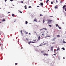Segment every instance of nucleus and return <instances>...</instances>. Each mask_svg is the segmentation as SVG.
Segmentation results:
<instances>
[{"mask_svg": "<svg viewBox=\"0 0 66 66\" xmlns=\"http://www.w3.org/2000/svg\"><path fill=\"white\" fill-rule=\"evenodd\" d=\"M18 65V63H15V65Z\"/></svg>", "mask_w": 66, "mask_h": 66, "instance_id": "obj_22", "label": "nucleus"}, {"mask_svg": "<svg viewBox=\"0 0 66 66\" xmlns=\"http://www.w3.org/2000/svg\"><path fill=\"white\" fill-rule=\"evenodd\" d=\"M0 9H1V8H0Z\"/></svg>", "mask_w": 66, "mask_h": 66, "instance_id": "obj_64", "label": "nucleus"}, {"mask_svg": "<svg viewBox=\"0 0 66 66\" xmlns=\"http://www.w3.org/2000/svg\"><path fill=\"white\" fill-rule=\"evenodd\" d=\"M44 32H45V31H44L41 32V33H44Z\"/></svg>", "mask_w": 66, "mask_h": 66, "instance_id": "obj_39", "label": "nucleus"}, {"mask_svg": "<svg viewBox=\"0 0 66 66\" xmlns=\"http://www.w3.org/2000/svg\"><path fill=\"white\" fill-rule=\"evenodd\" d=\"M26 39L28 41V38H26Z\"/></svg>", "mask_w": 66, "mask_h": 66, "instance_id": "obj_28", "label": "nucleus"}, {"mask_svg": "<svg viewBox=\"0 0 66 66\" xmlns=\"http://www.w3.org/2000/svg\"><path fill=\"white\" fill-rule=\"evenodd\" d=\"M51 4H53V2H51Z\"/></svg>", "mask_w": 66, "mask_h": 66, "instance_id": "obj_36", "label": "nucleus"}, {"mask_svg": "<svg viewBox=\"0 0 66 66\" xmlns=\"http://www.w3.org/2000/svg\"><path fill=\"white\" fill-rule=\"evenodd\" d=\"M41 52L42 53H44V51H41Z\"/></svg>", "mask_w": 66, "mask_h": 66, "instance_id": "obj_15", "label": "nucleus"}, {"mask_svg": "<svg viewBox=\"0 0 66 66\" xmlns=\"http://www.w3.org/2000/svg\"><path fill=\"white\" fill-rule=\"evenodd\" d=\"M59 29H61V28L60 27H59Z\"/></svg>", "mask_w": 66, "mask_h": 66, "instance_id": "obj_29", "label": "nucleus"}, {"mask_svg": "<svg viewBox=\"0 0 66 66\" xmlns=\"http://www.w3.org/2000/svg\"><path fill=\"white\" fill-rule=\"evenodd\" d=\"M39 5H41V6H42L43 5V3H41L40 4H39Z\"/></svg>", "mask_w": 66, "mask_h": 66, "instance_id": "obj_6", "label": "nucleus"}, {"mask_svg": "<svg viewBox=\"0 0 66 66\" xmlns=\"http://www.w3.org/2000/svg\"><path fill=\"white\" fill-rule=\"evenodd\" d=\"M65 7H66V5H64L63 7V9H64Z\"/></svg>", "mask_w": 66, "mask_h": 66, "instance_id": "obj_8", "label": "nucleus"}, {"mask_svg": "<svg viewBox=\"0 0 66 66\" xmlns=\"http://www.w3.org/2000/svg\"><path fill=\"white\" fill-rule=\"evenodd\" d=\"M62 49L63 50H65V48L64 47L62 48Z\"/></svg>", "mask_w": 66, "mask_h": 66, "instance_id": "obj_18", "label": "nucleus"}, {"mask_svg": "<svg viewBox=\"0 0 66 66\" xmlns=\"http://www.w3.org/2000/svg\"><path fill=\"white\" fill-rule=\"evenodd\" d=\"M31 43V41H30L28 43V44H30V43Z\"/></svg>", "mask_w": 66, "mask_h": 66, "instance_id": "obj_17", "label": "nucleus"}, {"mask_svg": "<svg viewBox=\"0 0 66 66\" xmlns=\"http://www.w3.org/2000/svg\"><path fill=\"white\" fill-rule=\"evenodd\" d=\"M43 55L44 56L45 55H46V56H47V55H48V54H46V53H44V54Z\"/></svg>", "mask_w": 66, "mask_h": 66, "instance_id": "obj_4", "label": "nucleus"}, {"mask_svg": "<svg viewBox=\"0 0 66 66\" xmlns=\"http://www.w3.org/2000/svg\"><path fill=\"white\" fill-rule=\"evenodd\" d=\"M22 12H20V13L21 14L22 13Z\"/></svg>", "mask_w": 66, "mask_h": 66, "instance_id": "obj_51", "label": "nucleus"}, {"mask_svg": "<svg viewBox=\"0 0 66 66\" xmlns=\"http://www.w3.org/2000/svg\"><path fill=\"white\" fill-rule=\"evenodd\" d=\"M63 59H65V57H63Z\"/></svg>", "mask_w": 66, "mask_h": 66, "instance_id": "obj_48", "label": "nucleus"}, {"mask_svg": "<svg viewBox=\"0 0 66 66\" xmlns=\"http://www.w3.org/2000/svg\"><path fill=\"white\" fill-rule=\"evenodd\" d=\"M49 27H52V26H51V25H49Z\"/></svg>", "mask_w": 66, "mask_h": 66, "instance_id": "obj_31", "label": "nucleus"}, {"mask_svg": "<svg viewBox=\"0 0 66 66\" xmlns=\"http://www.w3.org/2000/svg\"><path fill=\"white\" fill-rule=\"evenodd\" d=\"M54 8L55 9H58V7L55 6L54 7Z\"/></svg>", "mask_w": 66, "mask_h": 66, "instance_id": "obj_10", "label": "nucleus"}, {"mask_svg": "<svg viewBox=\"0 0 66 66\" xmlns=\"http://www.w3.org/2000/svg\"><path fill=\"white\" fill-rule=\"evenodd\" d=\"M41 30H42L41 29L40 30V31H41Z\"/></svg>", "mask_w": 66, "mask_h": 66, "instance_id": "obj_58", "label": "nucleus"}, {"mask_svg": "<svg viewBox=\"0 0 66 66\" xmlns=\"http://www.w3.org/2000/svg\"><path fill=\"white\" fill-rule=\"evenodd\" d=\"M23 47H22L21 48V49H23Z\"/></svg>", "mask_w": 66, "mask_h": 66, "instance_id": "obj_49", "label": "nucleus"}, {"mask_svg": "<svg viewBox=\"0 0 66 66\" xmlns=\"http://www.w3.org/2000/svg\"><path fill=\"white\" fill-rule=\"evenodd\" d=\"M24 7H27V5L24 6Z\"/></svg>", "mask_w": 66, "mask_h": 66, "instance_id": "obj_44", "label": "nucleus"}, {"mask_svg": "<svg viewBox=\"0 0 66 66\" xmlns=\"http://www.w3.org/2000/svg\"><path fill=\"white\" fill-rule=\"evenodd\" d=\"M54 48L53 46H52L51 48V51H53V48Z\"/></svg>", "mask_w": 66, "mask_h": 66, "instance_id": "obj_2", "label": "nucleus"}, {"mask_svg": "<svg viewBox=\"0 0 66 66\" xmlns=\"http://www.w3.org/2000/svg\"><path fill=\"white\" fill-rule=\"evenodd\" d=\"M65 34H66V31L65 32Z\"/></svg>", "mask_w": 66, "mask_h": 66, "instance_id": "obj_59", "label": "nucleus"}, {"mask_svg": "<svg viewBox=\"0 0 66 66\" xmlns=\"http://www.w3.org/2000/svg\"><path fill=\"white\" fill-rule=\"evenodd\" d=\"M57 37H60V35H57Z\"/></svg>", "mask_w": 66, "mask_h": 66, "instance_id": "obj_13", "label": "nucleus"}, {"mask_svg": "<svg viewBox=\"0 0 66 66\" xmlns=\"http://www.w3.org/2000/svg\"><path fill=\"white\" fill-rule=\"evenodd\" d=\"M49 0H47V1L46 2V3H47L49 2Z\"/></svg>", "mask_w": 66, "mask_h": 66, "instance_id": "obj_11", "label": "nucleus"}, {"mask_svg": "<svg viewBox=\"0 0 66 66\" xmlns=\"http://www.w3.org/2000/svg\"><path fill=\"white\" fill-rule=\"evenodd\" d=\"M24 9H27V7H24Z\"/></svg>", "mask_w": 66, "mask_h": 66, "instance_id": "obj_45", "label": "nucleus"}, {"mask_svg": "<svg viewBox=\"0 0 66 66\" xmlns=\"http://www.w3.org/2000/svg\"><path fill=\"white\" fill-rule=\"evenodd\" d=\"M37 7H39V6H37Z\"/></svg>", "mask_w": 66, "mask_h": 66, "instance_id": "obj_53", "label": "nucleus"}, {"mask_svg": "<svg viewBox=\"0 0 66 66\" xmlns=\"http://www.w3.org/2000/svg\"><path fill=\"white\" fill-rule=\"evenodd\" d=\"M42 0H40V1H42Z\"/></svg>", "mask_w": 66, "mask_h": 66, "instance_id": "obj_61", "label": "nucleus"}, {"mask_svg": "<svg viewBox=\"0 0 66 66\" xmlns=\"http://www.w3.org/2000/svg\"><path fill=\"white\" fill-rule=\"evenodd\" d=\"M43 23H44L45 22V20L44 19L43 20Z\"/></svg>", "mask_w": 66, "mask_h": 66, "instance_id": "obj_24", "label": "nucleus"}, {"mask_svg": "<svg viewBox=\"0 0 66 66\" xmlns=\"http://www.w3.org/2000/svg\"><path fill=\"white\" fill-rule=\"evenodd\" d=\"M0 23H1V22L0 21Z\"/></svg>", "mask_w": 66, "mask_h": 66, "instance_id": "obj_60", "label": "nucleus"}, {"mask_svg": "<svg viewBox=\"0 0 66 66\" xmlns=\"http://www.w3.org/2000/svg\"><path fill=\"white\" fill-rule=\"evenodd\" d=\"M14 14H12V16H13V17H14Z\"/></svg>", "mask_w": 66, "mask_h": 66, "instance_id": "obj_23", "label": "nucleus"}, {"mask_svg": "<svg viewBox=\"0 0 66 66\" xmlns=\"http://www.w3.org/2000/svg\"><path fill=\"white\" fill-rule=\"evenodd\" d=\"M40 36H39V37H38V40H39V39H40Z\"/></svg>", "mask_w": 66, "mask_h": 66, "instance_id": "obj_7", "label": "nucleus"}, {"mask_svg": "<svg viewBox=\"0 0 66 66\" xmlns=\"http://www.w3.org/2000/svg\"><path fill=\"white\" fill-rule=\"evenodd\" d=\"M58 28H59V27H59V26H58Z\"/></svg>", "mask_w": 66, "mask_h": 66, "instance_id": "obj_55", "label": "nucleus"}, {"mask_svg": "<svg viewBox=\"0 0 66 66\" xmlns=\"http://www.w3.org/2000/svg\"><path fill=\"white\" fill-rule=\"evenodd\" d=\"M36 40H33V42H35V41H36Z\"/></svg>", "mask_w": 66, "mask_h": 66, "instance_id": "obj_35", "label": "nucleus"}, {"mask_svg": "<svg viewBox=\"0 0 66 66\" xmlns=\"http://www.w3.org/2000/svg\"><path fill=\"white\" fill-rule=\"evenodd\" d=\"M49 51V50H48V51Z\"/></svg>", "mask_w": 66, "mask_h": 66, "instance_id": "obj_62", "label": "nucleus"}, {"mask_svg": "<svg viewBox=\"0 0 66 66\" xmlns=\"http://www.w3.org/2000/svg\"><path fill=\"white\" fill-rule=\"evenodd\" d=\"M51 44H55V42L52 43Z\"/></svg>", "mask_w": 66, "mask_h": 66, "instance_id": "obj_16", "label": "nucleus"}, {"mask_svg": "<svg viewBox=\"0 0 66 66\" xmlns=\"http://www.w3.org/2000/svg\"><path fill=\"white\" fill-rule=\"evenodd\" d=\"M52 21V20H47V23H49V22H51Z\"/></svg>", "mask_w": 66, "mask_h": 66, "instance_id": "obj_1", "label": "nucleus"}, {"mask_svg": "<svg viewBox=\"0 0 66 66\" xmlns=\"http://www.w3.org/2000/svg\"><path fill=\"white\" fill-rule=\"evenodd\" d=\"M44 29L45 30H47V29L46 28H44Z\"/></svg>", "mask_w": 66, "mask_h": 66, "instance_id": "obj_34", "label": "nucleus"}, {"mask_svg": "<svg viewBox=\"0 0 66 66\" xmlns=\"http://www.w3.org/2000/svg\"><path fill=\"white\" fill-rule=\"evenodd\" d=\"M53 55H56L54 54Z\"/></svg>", "mask_w": 66, "mask_h": 66, "instance_id": "obj_47", "label": "nucleus"}, {"mask_svg": "<svg viewBox=\"0 0 66 66\" xmlns=\"http://www.w3.org/2000/svg\"><path fill=\"white\" fill-rule=\"evenodd\" d=\"M20 32L21 33V34H22V35H23V33H22V30H21L20 31Z\"/></svg>", "mask_w": 66, "mask_h": 66, "instance_id": "obj_9", "label": "nucleus"}, {"mask_svg": "<svg viewBox=\"0 0 66 66\" xmlns=\"http://www.w3.org/2000/svg\"><path fill=\"white\" fill-rule=\"evenodd\" d=\"M59 50H60V48H59V47H58L56 51H59Z\"/></svg>", "mask_w": 66, "mask_h": 66, "instance_id": "obj_12", "label": "nucleus"}, {"mask_svg": "<svg viewBox=\"0 0 66 66\" xmlns=\"http://www.w3.org/2000/svg\"><path fill=\"white\" fill-rule=\"evenodd\" d=\"M63 43H66V42H65V41L64 40L63 41Z\"/></svg>", "mask_w": 66, "mask_h": 66, "instance_id": "obj_21", "label": "nucleus"}, {"mask_svg": "<svg viewBox=\"0 0 66 66\" xmlns=\"http://www.w3.org/2000/svg\"><path fill=\"white\" fill-rule=\"evenodd\" d=\"M1 45H2V46H3V44H2V43H1V44H0V47H1Z\"/></svg>", "mask_w": 66, "mask_h": 66, "instance_id": "obj_20", "label": "nucleus"}, {"mask_svg": "<svg viewBox=\"0 0 66 66\" xmlns=\"http://www.w3.org/2000/svg\"><path fill=\"white\" fill-rule=\"evenodd\" d=\"M57 2H58V1H57V0H56V3H57Z\"/></svg>", "mask_w": 66, "mask_h": 66, "instance_id": "obj_37", "label": "nucleus"}, {"mask_svg": "<svg viewBox=\"0 0 66 66\" xmlns=\"http://www.w3.org/2000/svg\"><path fill=\"white\" fill-rule=\"evenodd\" d=\"M29 35H31V33H30V32L29 33Z\"/></svg>", "mask_w": 66, "mask_h": 66, "instance_id": "obj_50", "label": "nucleus"}, {"mask_svg": "<svg viewBox=\"0 0 66 66\" xmlns=\"http://www.w3.org/2000/svg\"><path fill=\"white\" fill-rule=\"evenodd\" d=\"M42 35L43 36H44V35H45V33H43V34H42Z\"/></svg>", "mask_w": 66, "mask_h": 66, "instance_id": "obj_19", "label": "nucleus"}, {"mask_svg": "<svg viewBox=\"0 0 66 66\" xmlns=\"http://www.w3.org/2000/svg\"><path fill=\"white\" fill-rule=\"evenodd\" d=\"M3 46H2L1 48V50L2 51V50H3Z\"/></svg>", "mask_w": 66, "mask_h": 66, "instance_id": "obj_5", "label": "nucleus"}, {"mask_svg": "<svg viewBox=\"0 0 66 66\" xmlns=\"http://www.w3.org/2000/svg\"><path fill=\"white\" fill-rule=\"evenodd\" d=\"M3 21H5V19H3Z\"/></svg>", "mask_w": 66, "mask_h": 66, "instance_id": "obj_42", "label": "nucleus"}, {"mask_svg": "<svg viewBox=\"0 0 66 66\" xmlns=\"http://www.w3.org/2000/svg\"><path fill=\"white\" fill-rule=\"evenodd\" d=\"M64 10L66 12V7L64 9Z\"/></svg>", "mask_w": 66, "mask_h": 66, "instance_id": "obj_38", "label": "nucleus"}, {"mask_svg": "<svg viewBox=\"0 0 66 66\" xmlns=\"http://www.w3.org/2000/svg\"><path fill=\"white\" fill-rule=\"evenodd\" d=\"M49 17H53V16H49Z\"/></svg>", "mask_w": 66, "mask_h": 66, "instance_id": "obj_41", "label": "nucleus"}, {"mask_svg": "<svg viewBox=\"0 0 66 66\" xmlns=\"http://www.w3.org/2000/svg\"><path fill=\"white\" fill-rule=\"evenodd\" d=\"M19 11V12H21V11H20V10L19 11Z\"/></svg>", "mask_w": 66, "mask_h": 66, "instance_id": "obj_54", "label": "nucleus"}, {"mask_svg": "<svg viewBox=\"0 0 66 66\" xmlns=\"http://www.w3.org/2000/svg\"><path fill=\"white\" fill-rule=\"evenodd\" d=\"M9 13H10V12H9L8 13H7V14H9Z\"/></svg>", "mask_w": 66, "mask_h": 66, "instance_id": "obj_43", "label": "nucleus"}, {"mask_svg": "<svg viewBox=\"0 0 66 66\" xmlns=\"http://www.w3.org/2000/svg\"><path fill=\"white\" fill-rule=\"evenodd\" d=\"M13 5V6H14L15 5Z\"/></svg>", "mask_w": 66, "mask_h": 66, "instance_id": "obj_57", "label": "nucleus"}, {"mask_svg": "<svg viewBox=\"0 0 66 66\" xmlns=\"http://www.w3.org/2000/svg\"><path fill=\"white\" fill-rule=\"evenodd\" d=\"M0 40H1V39H0Z\"/></svg>", "mask_w": 66, "mask_h": 66, "instance_id": "obj_63", "label": "nucleus"}, {"mask_svg": "<svg viewBox=\"0 0 66 66\" xmlns=\"http://www.w3.org/2000/svg\"><path fill=\"white\" fill-rule=\"evenodd\" d=\"M56 27H57L58 26V24H56Z\"/></svg>", "mask_w": 66, "mask_h": 66, "instance_id": "obj_33", "label": "nucleus"}, {"mask_svg": "<svg viewBox=\"0 0 66 66\" xmlns=\"http://www.w3.org/2000/svg\"><path fill=\"white\" fill-rule=\"evenodd\" d=\"M10 1L12 2L13 1V0H10Z\"/></svg>", "mask_w": 66, "mask_h": 66, "instance_id": "obj_40", "label": "nucleus"}, {"mask_svg": "<svg viewBox=\"0 0 66 66\" xmlns=\"http://www.w3.org/2000/svg\"><path fill=\"white\" fill-rule=\"evenodd\" d=\"M21 2L22 3H23V1H21Z\"/></svg>", "mask_w": 66, "mask_h": 66, "instance_id": "obj_32", "label": "nucleus"}, {"mask_svg": "<svg viewBox=\"0 0 66 66\" xmlns=\"http://www.w3.org/2000/svg\"><path fill=\"white\" fill-rule=\"evenodd\" d=\"M28 34V32H27L26 33V34Z\"/></svg>", "mask_w": 66, "mask_h": 66, "instance_id": "obj_27", "label": "nucleus"}, {"mask_svg": "<svg viewBox=\"0 0 66 66\" xmlns=\"http://www.w3.org/2000/svg\"><path fill=\"white\" fill-rule=\"evenodd\" d=\"M35 34H37V33H36V32H35Z\"/></svg>", "mask_w": 66, "mask_h": 66, "instance_id": "obj_46", "label": "nucleus"}, {"mask_svg": "<svg viewBox=\"0 0 66 66\" xmlns=\"http://www.w3.org/2000/svg\"><path fill=\"white\" fill-rule=\"evenodd\" d=\"M25 23L26 24H28V21H26V22Z\"/></svg>", "mask_w": 66, "mask_h": 66, "instance_id": "obj_14", "label": "nucleus"}, {"mask_svg": "<svg viewBox=\"0 0 66 66\" xmlns=\"http://www.w3.org/2000/svg\"><path fill=\"white\" fill-rule=\"evenodd\" d=\"M16 22V21H14V22Z\"/></svg>", "mask_w": 66, "mask_h": 66, "instance_id": "obj_56", "label": "nucleus"}, {"mask_svg": "<svg viewBox=\"0 0 66 66\" xmlns=\"http://www.w3.org/2000/svg\"><path fill=\"white\" fill-rule=\"evenodd\" d=\"M31 43H32L33 44H34L35 43V42H32Z\"/></svg>", "mask_w": 66, "mask_h": 66, "instance_id": "obj_25", "label": "nucleus"}, {"mask_svg": "<svg viewBox=\"0 0 66 66\" xmlns=\"http://www.w3.org/2000/svg\"><path fill=\"white\" fill-rule=\"evenodd\" d=\"M40 16H43V15L42 14H40Z\"/></svg>", "mask_w": 66, "mask_h": 66, "instance_id": "obj_26", "label": "nucleus"}, {"mask_svg": "<svg viewBox=\"0 0 66 66\" xmlns=\"http://www.w3.org/2000/svg\"><path fill=\"white\" fill-rule=\"evenodd\" d=\"M34 21H35L36 22H37V19H34Z\"/></svg>", "mask_w": 66, "mask_h": 66, "instance_id": "obj_3", "label": "nucleus"}, {"mask_svg": "<svg viewBox=\"0 0 66 66\" xmlns=\"http://www.w3.org/2000/svg\"><path fill=\"white\" fill-rule=\"evenodd\" d=\"M5 2H6V0H5Z\"/></svg>", "mask_w": 66, "mask_h": 66, "instance_id": "obj_52", "label": "nucleus"}, {"mask_svg": "<svg viewBox=\"0 0 66 66\" xmlns=\"http://www.w3.org/2000/svg\"><path fill=\"white\" fill-rule=\"evenodd\" d=\"M28 7H29V8H31V6H29Z\"/></svg>", "mask_w": 66, "mask_h": 66, "instance_id": "obj_30", "label": "nucleus"}]
</instances>
